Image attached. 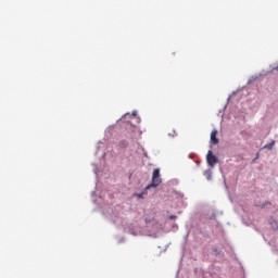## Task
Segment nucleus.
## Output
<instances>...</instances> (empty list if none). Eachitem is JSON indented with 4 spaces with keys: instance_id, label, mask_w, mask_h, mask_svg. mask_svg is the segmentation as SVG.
I'll list each match as a JSON object with an SVG mask.
<instances>
[{
    "instance_id": "obj_1",
    "label": "nucleus",
    "mask_w": 278,
    "mask_h": 278,
    "mask_svg": "<svg viewBox=\"0 0 278 278\" xmlns=\"http://www.w3.org/2000/svg\"><path fill=\"white\" fill-rule=\"evenodd\" d=\"M162 184V178H160V170L154 169L152 174V184L149 185L146 190H149V188H157Z\"/></svg>"
},
{
    "instance_id": "obj_2",
    "label": "nucleus",
    "mask_w": 278,
    "mask_h": 278,
    "mask_svg": "<svg viewBox=\"0 0 278 278\" xmlns=\"http://www.w3.org/2000/svg\"><path fill=\"white\" fill-rule=\"evenodd\" d=\"M206 162L211 168H214V166H216V164H218V157H216V155H214L212 150H210L206 154Z\"/></svg>"
},
{
    "instance_id": "obj_3",
    "label": "nucleus",
    "mask_w": 278,
    "mask_h": 278,
    "mask_svg": "<svg viewBox=\"0 0 278 278\" xmlns=\"http://www.w3.org/2000/svg\"><path fill=\"white\" fill-rule=\"evenodd\" d=\"M216 136H218V130H213L211 132V144H218V138Z\"/></svg>"
},
{
    "instance_id": "obj_4",
    "label": "nucleus",
    "mask_w": 278,
    "mask_h": 278,
    "mask_svg": "<svg viewBox=\"0 0 278 278\" xmlns=\"http://www.w3.org/2000/svg\"><path fill=\"white\" fill-rule=\"evenodd\" d=\"M127 144H129V143L126 140L119 141L121 149H125L127 147Z\"/></svg>"
},
{
    "instance_id": "obj_5",
    "label": "nucleus",
    "mask_w": 278,
    "mask_h": 278,
    "mask_svg": "<svg viewBox=\"0 0 278 278\" xmlns=\"http://www.w3.org/2000/svg\"><path fill=\"white\" fill-rule=\"evenodd\" d=\"M273 147H275V141H271L270 143H267L264 148L265 149H273Z\"/></svg>"
},
{
    "instance_id": "obj_6",
    "label": "nucleus",
    "mask_w": 278,
    "mask_h": 278,
    "mask_svg": "<svg viewBox=\"0 0 278 278\" xmlns=\"http://www.w3.org/2000/svg\"><path fill=\"white\" fill-rule=\"evenodd\" d=\"M175 219H177V216H176V215H170V216H169V220H175Z\"/></svg>"
},
{
    "instance_id": "obj_7",
    "label": "nucleus",
    "mask_w": 278,
    "mask_h": 278,
    "mask_svg": "<svg viewBox=\"0 0 278 278\" xmlns=\"http://www.w3.org/2000/svg\"><path fill=\"white\" fill-rule=\"evenodd\" d=\"M136 197H138V199H143L142 193H137Z\"/></svg>"
},
{
    "instance_id": "obj_8",
    "label": "nucleus",
    "mask_w": 278,
    "mask_h": 278,
    "mask_svg": "<svg viewBox=\"0 0 278 278\" xmlns=\"http://www.w3.org/2000/svg\"><path fill=\"white\" fill-rule=\"evenodd\" d=\"M169 136H175V132L172 135V134H169Z\"/></svg>"
}]
</instances>
